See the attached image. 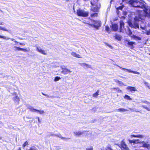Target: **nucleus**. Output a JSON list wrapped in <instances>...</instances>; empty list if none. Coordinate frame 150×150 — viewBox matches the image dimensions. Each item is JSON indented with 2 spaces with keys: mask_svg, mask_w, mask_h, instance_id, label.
I'll use <instances>...</instances> for the list:
<instances>
[{
  "mask_svg": "<svg viewBox=\"0 0 150 150\" xmlns=\"http://www.w3.org/2000/svg\"><path fill=\"white\" fill-rule=\"evenodd\" d=\"M38 112H39L40 114H42L44 112V111L43 110L40 111H38Z\"/></svg>",
  "mask_w": 150,
  "mask_h": 150,
  "instance_id": "obj_46",
  "label": "nucleus"
},
{
  "mask_svg": "<svg viewBox=\"0 0 150 150\" xmlns=\"http://www.w3.org/2000/svg\"><path fill=\"white\" fill-rule=\"evenodd\" d=\"M98 16V13H93L91 15V16L92 18L97 17Z\"/></svg>",
  "mask_w": 150,
  "mask_h": 150,
  "instance_id": "obj_29",
  "label": "nucleus"
},
{
  "mask_svg": "<svg viewBox=\"0 0 150 150\" xmlns=\"http://www.w3.org/2000/svg\"><path fill=\"white\" fill-rule=\"evenodd\" d=\"M17 150H21V147H19L18 149Z\"/></svg>",
  "mask_w": 150,
  "mask_h": 150,
  "instance_id": "obj_52",
  "label": "nucleus"
},
{
  "mask_svg": "<svg viewBox=\"0 0 150 150\" xmlns=\"http://www.w3.org/2000/svg\"><path fill=\"white\" fill-rule=\"evenodd\" d=\"M72 71L70 69H69L66 68L62 69V70L61 71V73L64 74H67L71 73Z\"/></svg>",
  "mask_w": 150,
  "mask_h": 150,
  "instance_id": "obj_7",
  "label": "nucleus"
},
{
  "mask_svg": "<svg viewBox=\"0 0 150 150\" xmlns=\"http://www.w3.org/2000/svg\"><path fill=\"white\" fill-rule=\"evenodd\" d=\"M99 90H97V91L94 93L93 94V96L94 97L97 98L99 95Z\"/></svg>",
  "mask_w": 150,
  "mask_h": 150,
  "instance_id": "obj_22",
  "label": "nucleus"
},
{
  "mask_svg": "<svg viewBox=\"0 0 150 150\" xmlns=\"http://www.w3.org/2000/svg\"><path fill=\"white\" fill-rule=\"evenodd\" d=\"M122 18H124V19H125V17H123Z\"/></svg>",
  "mask_w": 150,
  "mask_h": 150,
  "instance_id": "obj_55",
  "label": "nucleus"
},
{
  "mask_svg": "<svg viewBox=\"0 0 150 150\" xmlns=\"http://www.w3.org/2000/svg\"><path fill=\"white\" fill-rule=\"evenodd\" d=\"M144 137V136L142 135L138 134L137 135V138H143Z\"/></svg>",
  "mask_w": 150,
  "mask_h": 150,
  "instance_id": "obj_39",
  "label": "nucleus"
},
{
  "mask_svg": "<svg viewBox=\"0 0 150 150\" xmlns=\"http://www.w3.org/2000/svg\"><path fill=\"white\" fill-rule=\"evenodd\" d=\"M120 32H121L122 30V28L124 27V23L122 21H120Z\"/></svg>",
  "mask_w": 150,
  "mask_h": 150,
  "instance_id": "obj_17",
  "label": "nucleus"
},
{
  "mask_svg": "<svg viewBox=\"0 0 150 150\" xmlns=\"http://www.w3.org/2000/svg\"><path fill=\"white\" fill-rule=\"evenodd\" d=\"M127 89L129 90L131 92L136 91H137V89L135 87H132L131 86H128L127 88Z\"/></svg>",
  "mask_w": 150,
  "mask_h": 150,
  "instance_id": "obj_11",
  "label": "nucleus"
},
{
  "mask_svg": "<svg viewBox=\"0 0 150 150\" xmlns=\"http://www.w3.org/2000/svg\"><path fill=\"white\" fill-rule=\"evenodd\" d=\"M120 147L122 150H129V148L124 141V140L121 141Z\"/></svg>",
  "mask_w": 150,
  "mask_h": 150,
  "instance_id": "obj_5",
  "label": "nucleus"
},
{
  "mask_svg": "<svg viewBox=\"0 0 150 150\" xmlns=\"http://www.w3.org/2000/svg\"><path fill=\"white\" fill-rule=\"evenodd\" d=\"M118 25L117 24H113V31H116L118 29Z\"/></svg>",
  "mask_w": 150,
  "mask_h": 150,
  "instance_id": "obj_21",
  "label": "nucleus"
},
{
  "mask_svg": "<svg viewBox=\"0 0 150 150\" xmlns=\"http://www.w3.org/2000/svg\"><path fill=\"white\" fill-rule=\"evenodd\" d=\"M36 118L38 120V122L40 123V118H39V117H37Z\"/></svg>",
  "mask_w": 150,
  "mask_h": 150,
  "instance_id": "obj_44",
  "label": "nucleus"
},
{
  "mask_svg": "<svg viewBox=\"0 0 150 150\" xmlns=\"http://www.w3.org/2000/svg\"><path fill=\"white\" fill-rule=\"evenodd\" d=\"M121 69L122 70H126L128 71L129 72L132 73V71H133L132 70H130V69H126L123 68H121Z\"/></svg>",
  "mask_w": 150,
  "mask_h": 150,
  "instance_id": "obj_35",
  "label": "nucleus"
},
{
  "mask_svg": "<svg viewBox=\"0 0 150 150\" xmlns=\"http://www.w3.org/2000/svg\"><path fill=\"white\" fill-rule=\"evenodd\" d=\"M0 30H2L7 32L8 31V30L6 29L5 28L2 27L1 26H0Z\"/></svg>",
  "mask_w": 150,
  "mask_h": 150,
  "instance_id": "obj_33",
  "label": "nucleus"
},
{
  "mask_svg": "<svg viewBox=\"0 0 150 150\" xmlns=\"http://www.w3.org/2000/svg\"><path fill=\"white\" fill-rule=\"evenodd\" d=\"M28 150H38V149L35 146H33L30 147L29 149Z\"/></svg>",
  "mask_w": 150,
  "mask_h": 150,
  "instance_id": "obj_30",
  "label": "nucleus"
},
{
  "mask_svg": "<svg viewBox=\"0 0 150 150\" xmlns=\"http://www.w3.org/2000/svg\"><path fill=\"white\" fill-rule=\"evenodd\" d=\"M86 150H93V147L91 146L90 148H86Z\"/></svg>",
  "mask_w": 150,
  "mask_h": 150,
  "instance_id": "obj_42",
  "label": "nucleus"
},
{
  "mask_svg": "<svg viewBox=\"0 0 150 150\" xmlns=\"http://www.w3.org/2000/svg\"><path fill=\"white\" fill-rule=\"evenodd\" d=\"M142 102L146 104V105H142V107L147 110L150 111V103L147 101H142Z\"/></svg>",
  "mask_w": 150,
  "mask_h": 150,
  "instance_id": "obj_6",
  "label": "nucleus"
},
{
  "mask_svg": "<svg viewBox=\"0 0 150 150\" xmlns=\"http://www.w3.org/2000/svg\"><path fill=\"white\" fill-rule=\"evenodd\" d=\"M13 100L15 103L17 104H19L20 100L19 98L17 95L13 98Z\"/></svg>",
  "mask_w": 150,
  "mask_h": 150,
  "instance_id": "obj_14",
  "label": "nucleus"
},
{
  "mask_svg": "<svg viewBox=\"0 0 150 150\" xmlns=\"http://www.w3.org/2000/svg\"><path fill=\"white\" fill-rule=\"evenodd\" d=\"M76 14L79 16H81L83 17H87L88 16L89 12L80 8L77 10Z\"/></svg>",
  "mask_w": 150,
  "mask_h": 150,
  "instance_id": "obj_4",
  "label": "nucleus"
},
{
  "mask_svg": "<svg viewBox=\"0 0 150 150\" xmlns=\"http://www.w3.org/2000/svg\"><path fill=\"white\" fill-rule=\"evenodd\" d=\"M18 39H20V40H22V38H19V37H18Z\"/></svg>",
  "mask_w": 150,
  "mask_h": 150,
  "instance_id": "obj_53",
  "label": "nucleus"
},
{
  "mask_svg": "<svg viewBox=\"0 0 150 150\" xmlns=\"http://www.w3.org/2000/svg\"><path fill=\"white\" fill-rule=\"evenodd\" d=\"M106 150H112V149L111 148L109 147H107L106 149Z\"/></svg>",
  "mask_w": 150,
  "mask_h": 150,
  "instance_id": "obj_43",
  "label": "nucleus"
},
{
  "mask_svg": "<svg viewBox=\"0 0 150 150\" xmlns=\"http://www.w3.org/2000/svg\"><path fill=\"white\" fill-rule=\"evenodd\" d=\"M144 11L145 13L144 15L139 14L137 16H135L134 18L133 23L131 22L129 23V25L131 27L135 29L139 28V23L140 21L143 22L145 20V17L150 18V9L146 8Z\"/></svg>",
  "mask_w": 150,
  "mask_h": 150,
  "instance_id": "obj_1",
  "label": "nucleus"
},
{
  "mask_svg": "<svg viewBox=\"0 0 150 150\" xmlns=\"http://www.w3.org/2000/svg\"><path fill=\"white\" fill-rule=\"evenodd\" d=\"M28 109L31 112H35L36 111H40L39 110H36V109H34L32 107H29L28 108Z\"/></svg>",
  "mask_w": 150,
  "mask_h": 150,
  "instance_id": "obj_19",
  "label": "nucleus"
},
{
  "mask_svg": "<svg viewBox=\"0 0 150 150\" xmlns=\"http://www.w3.org/2000/svg\"><path fill=\"white\" fill-rule=\"evenodd\" d=\"M56 136L61 138V139H65V138L64 137H62L61 134H59V135L57 134Z\"/></svg>",
  "mask_w": 150,
  "mask_h": 150,
  "instance_id": "obj_37",
  "label": "nucleus"
},
{
  "mask_svg": "<svg viewBox=\"0 0 150 150\" xmlns=\"http://www.w3.org/2000/svg\"><path fill=\"white\" fill-rule=\"evenodd\" d=\"M124 6H123V5L121 6H119V7H117V9H120L122 10L123 8V7Z\"/></svg>",
  "mask_w": 150,
  "mask_h": 150,
  "instance_id": "obj_38",
  "label": "nucleus"
},
{
  "mask_svg": "<svg viewBox=\"0 0 150 150\" xmlns=\"http://www.w3.org/2000/svg\"><path fill=\"white\" fill-rule=\"evenodd\" d=\"M28 145V143L27 141H26L23 144L22 146L23 148L25 147L27 145Z\"/></svg>",
  "mask_w": 150,
  "mask_h": 150,
  "instance_id": "obj_34",
  "label": "nucleus"
},
{
  "mask_svg": "<svg viewBox=\"0 0 150 150\" xmlns=\"http://www.w3.org/2000/svg\"><path fill=\"white\" fill-rule=\"evenodd\" d=\"M86 131H84L83 132H81L79 131L77 132H74V134L76 136H80L83 134L84 132H86Z\"/></svg>",
  "mask_w": 150,
  "mask_h": 150,
  "instance_id": "obj_16",
  "label": "nucleus"
},
{
  "mask_svg": "<svg viewBox=\"0 0 150 150\" xmlns=\"http://www.w3.org/2000/svg\"><path fill=\"white\" fill-rule=\"evenodd\" d=\"M124 98L127 100H132V98H130L129 96L126 94L124 96Z\"/></svg>",
  "mask_w": 150,
  "mask_h": 150,
  "instance_id": "obj_23",
  "label": "nucleus"
},
{
  "mask_svg": "<svg viewBox=\"0 0 150 150\" xmlns=\"http://www.w3.org/2000/svg\"><path fill=\"white\" fill-rule=\"evenodd\" d=\"M144 84L146 86H147L148 88H149L150 86L149 85V83L147 82H144Z\"/></svg>",
  "mask_w": 150,
  "mask_h": 150,
  "instance_id": "obj_36",
  "label": "nucleus"
},
{
  "mask_svg": "<svg viewBox=\"0 0 150 150\" xmlns=\"http://www.w3.org/2000/svg\"><path fill=\"white\" fill-rule=\"evenodd\" d=\"M149 55H150V53H149Z\"/></svg>",
  "mask_w": 150,
  "mask_h": 150,
  "instance_id": "obj_57",
  "label": "nucleus"
},
{
  "mask_svg": "<svg viewBox=\"0 0 150 150\" xmlns=\"http://www.w3.org/2000/svg\"><path fill=\"white\" fill-rule=\"evenodd\" d=\"M4 22H0V25H4Z\"/></svg>",
  "mask_w": 150,
  "mask_h": 150,
  "instance_id": "obj_48",
  "label": "nucleus"
},
{
  "mask_svg": "<svg viewBox=\"0 0 150 150\" xmlns=\"http://www.w3.org/2000/svg\"><path fill=\"white\" fill-rule=\"evenodd\" d=\"M105 30L108 33H110V28L108 25H106L105 26Z\"/></svg>",
  "mask_w": 150,
  "mask_h": 150,
  "instance_id": "obj_25",
  "label": "nucleus"
},
{
  "mask_svg": "<svg viewBox=\"0 0 150 150\" xmlns=\"http://www.w3.org/2000/svg\"><path fill=\"white\" fill-rule=\"evenodd\" d=\"M128 42L127 45H128V47L131 49H133L134 48V45H135V43L132 41H129L128 40H126Z\"/></svg>",
  "mask_w": 150,
  "mask_h": 150,
  "instance_id": "obj_9",
  "label": "nucleus"
},
{
  "mask_svg": "<svg viewBox=\"0 0 150 150\" xmlns=\"http://www.w3.org/2000/svg\"><path fill=\"white\" fill-rule=\"evenodd\" d=\"M42 94L43 95H44L45 96H47V97H49V96L47 95V94H44V93H42Z\"/></svg>",
  "mask_w": 150,
  "mask_h": 150,
  "instance_id": "obj_45",
  "label": "nucleus"
},
{
  "mask_svg": "<svg viewBox=\"0 0 150 150\" xmlns=\"http://www.w3.org/2000/svg\"><path fill=\"white\" fill-rule=\"evenodd\" d=\"M146 35H149L150 34V32H146Z\"/></svg>",
  "mask_w": 150,
  "mask_h": 150,
  "instance_id": "obj_49",
  "label": "nucleus"
},
{
  "mask_svg": "<svg viewBox=\"0 0 150 150\" xmlns=\"http://www.w3.org/2000/svg\"><path fill=\"white\" fill-rule=\"evenodd\" d=\"M139 144L142 145V146H139L140 147L148 148L150 146L149 144L146 143L144 141L140 142Z\"/></svg>",
  "mask_w": 150,
  "mask_h": 150,
  "instance_id": "obj_8",
  "label": "nucleus"
},
{
  "mask_svg": "<svg viewBox=\"0 0 150 150\" xmlns=\"http://www.w3.org/2000/svg\"><path fill=\"white\" fill-rule=\"evenodd\" d=\"M90 3L91 4V5L93 6L94 5V4L91 1V2H90Z\"/></svg>",
  "mask_w": 150,
  "mask_h": 150,
  "instance_id": "obj_51",
  "label": "nucleus"
},
{
  "mask_svg": "<svg viewBox=\"0 0 150 150\" xmlns=\"http://www.w3.org/2000/svg\"><path fill=\"white\" fill-rule=\"evenodd\" d=\"M14 47L16 48V50L18 51H22L24 52H27L28 51L26 48H20L18 47L15 46Z\"/></svg>",
  "mask_w": 150,
  "mask_h": 150,
  "instance_id": "obj_12",
  "label": "nucleus"
},
{
  "mask_svg": "<svg viewBox=\"0 0 150 150\" xmlns=\"http://www.w3.org/2000/svg\"><path fill=\"white\" fill-rule=\"evenodd\" d=\"M56 135L57 134H51L50 135V136H56Z\"/></svg>",
  "mask_w": 150,
  "mask_h": 150,
  "instance_id": "obj_47",
  "label": "nucleus"
},
{
  "mask_svg": "<svg viewBox=\"0 0 150 150\" xmlns=\"http://www.w3.org/2000/svg\"><path fill=\"white\" fill-rule=\"evenodd\" d=\"M133 38L134 39H135L136 40H141V38L140 37H138V36H137L136 35H133Z\"/></svg>",
  "mask_w": 150,
  "mask_h": 150,
  "instance_id": "obj_28",
  "label": "nucleus"
},
{
  "mask_svg": "<svg viewBox=\"0 0 150 150\" xmlns=\"http://www.w3.org/2000/svg\"><path fill=\"white\" fill-rule=\"evenodd\" d=\"M106 45H108V46H109L110 48H111V47H112L110 45H109L107 43L106 44Z\"/></svg>",
  "mask_w": 150,
  "mask_h": 150,
  "instance_id": "obj_50",
  "label": "nucleus"
},
{
  "mask_svg": "<svg viewBox=\"0 0 150 150\" xmlns=\"http://www.w3.org/2000/svg\"><path fill=\"white\" fill-rule=\"evenodd\" d=\"M112 0H111L110 1V3L111 4V2H112Z\"/></svg>",
  "mask_w": 150,
  "mask_h": 150,
  "instance_id": "obj_54",
  "label": "nucleus"
},
{
  "mask_svg": "<svg viewBox=\"0 0 150 150\" xmlns=\"http://www.w3.org/2000/svg\"><path fill=\"white\" fill-rule=\"evenodd\" d=\"M12 41H13L14 42H15L16 44L19 43V44L22 45H25V44L23 43H20V42H18L16 41L15 39H12L11 40Z\"/></svg>",
  "mask_w": 150,
  "mask_h": 150,
  "instance_id": "obj_26",
  "label": "nucleus"
},
{
  "mask_svg": "<svg viewBox=\"0 0 150 150\" xmlns=\"http://www.w3.org/2000/svg\"><path fill=\"white\" fill-rule=\"evenodd\" d=\"M0 38H2L4 39H5L6 40H8L9 39V38L6 37V36H3L2 35H0Z\"/></svg>",
  "mask_w": 150,
  "mask_h": 150,
  "instance_id": "obj_31",
  "label": "nucleus"
},
{
  "mask_svg": "<svg viewBox=\"0 0 150 150\" xmlns=\"http://www.w3.org/2000/svg\"><path fill=\"white\" fill-rule=\"evenodd\" d=\"M61 79V78L60 77L57 76H56L54 79V81H57Z\"/></svg>",
  "mask_w": 150,
  "mask_h": 150,
  "instance_id": "obj_32",
  "label": "nucleus"
},
{
  "mask_svg": "<svg viewBox=\"0 0 150 150\" xmlns=\"http://www.w3.org/2000/svg\"><path fill=\"white\" fill-rule=\"evenodd\" d=\"M1 139V137H0V139Z\"/></svg>",
  "mask_w": 150,
  "mask_h": 150,
  "instance_id": "obj_56",
  "label": "nucleus"
},
{
  "mask_svg": "<svg viewBox=\"0 0 150 150\" xmlns=\"http://www.w3.org/2000/svg\"><path fill=\"white\" fill-rule=\"evenodd\" d=\"M36 50L38 52L44 55H46L47 54V52L45 51L44 50H42L41 49H39L38 47L36 48Z\"/></svg>",
  "mask_w": 150,
  "mask_h": 150,
  "instance_id": "obj_13",
  "label": "nucleus"
},
{
  "mask_svg": "<svg viewBox=\"0 0 150 150\" xmlns=\"http://www.w3.org/2000/svg\"><path fill=\"white\" fill-rule=\"evenodd\" d=\"M130 137L131 138L133 137L137 138V135H135L134 134H132L130 135Z\"/></svg>",
  "mask_w": 150,
  "mask_h": 150,
  "instance_id": "obj_41",
  "label": "nucleus"
},
{
  "mask_svg": "<svg viewBox=\"0 0 150 150\" xmlns=\"http://www.w3.org/2000/svg\"><path fill=\"white\" fill-rule=\"evenodd\" d=\"M129 3L134 7L142 8L144 5L142 1H139L138 0H130L129 1Z\"/></svg>",
  "mask_w": 150,
  "mask_h": 150,
  "instance_id": "obj_3",
  "label": "nucleus"
},
{
  "mask_svg": "<svg viewBox=\"0 0 150 150\" xmlns=\"http://www.w3.org/2000/svg\"><path fill=\"white\" fill-rule=\"evenodd\" d=\"M71 55L74 57L78 58H81L80 55L77 54L75 52H72L71 53Z\"/></svg>",
  "mask_w": 150,
  "mask_h": 150,
  "instance_id": "obj_15",
  "label": "nucleus"
},
{
  "mask_svg": "<svg viewBox=\"0 0 150 150\" xmlns=\"http://www.w3.org/2000/svg\"><path fill=\"white\" fill-rule=\"evenodd\" d=\"M114 38L115 39L117 40L118 41H120L122 39V37L119 35L116 34L114 36Z\"/></svg>",
  "mask_w": 150,
  "mask_h": 150,
  "instance_id": "obj_18",
  "label": "nucleus"
},
{
  "mask_svg": "<svg viewBox=\"0 0 150 150\" xmlns=\"http://www.w3.org/2000/svg\"><path fill=\"white\" fill-rule=\"evenodd\" d=\"M81 65L83 67L86 66L87 67L89 68H90L91 67L90 65L85 63H83L81 64Z\"/></svg>",
  "mask_w": 150,
  "mask_h": 150,
  "instance_id": "obj_24",
  "label": "nucleus"
},
{
  "mask_svg": "<svg viewBox=\"0 0 150 150\" xmlns=\"http://www.w3.org/2000/svg\"><path fill=\"white\" fill-rule=\"evenodd\" d=\"M117 111L119 112H125L127 111V110L123 108H120L117 109Z\"/></svg>",
  "mask_w": 150,
  "mask_h": 150,
  "instance_id": "obj_27",
  "label": "nucleus"
},
{
  "mask_svg": "<svg viewBox=\"0 0 150 150\" xmlns=\"http://www.w3.org/2000/svg\"><path fill=\"white\" fill-rule=\"evenodd\" d=\"M132 73H134V74H140L138 72H137V71H132Z\"/></svg>",
  "mask_w": 150,
  "mask_h": 150,
  "instance_id": "obj_40",
  "label": "nucleus"
},
{
  "mask_svg": "<svg viewBox=\"0 0 150 150\" xmlns=\"http://www.w3.org/2000/svg\"><path fill=\"white\" fill-rule=\"evenodd\" d=\"M129 142L131 144H139V139H133V140H128Z\"/></svg>",
  "mask_w": 150,
  "mask_h": 150,
  "instance_id": "obj_10",
  "label": "nucleus"
},
{
  "mask_svg": "<svg viewBox=\"0 0 150 150\" xmlns=\"http://www.w3.org/2000/svg\"><path fill=\"white\" fill-rule=\"evenodd\" d=\"M89 21L87 22H84L85 24L88 25L95 28L96 29H98L101 26V22L99 21L94 20L92 19H89Z\"/></svg>",
  "mask_w": 150,
  "mask_h": 150,
  "instance_id": "obj_2",
  "label": "nucleus"
},
{
  "mask_svg": "<svg viewBox=\"0 0 150 150\" xmlns=\"http://www.w3.org/2000/svg\"><path fill=\"white\" fill-rule=\"evenodd\" d=\"M99 8L97 7H92L91 10L93 11V12H97L98 11Z\"/></svg>",
  "mask_w": 150,
  "mask_h": 150,
  "instance_id": "obj_20",
  "label": "nucleus"
}]
</instances>
